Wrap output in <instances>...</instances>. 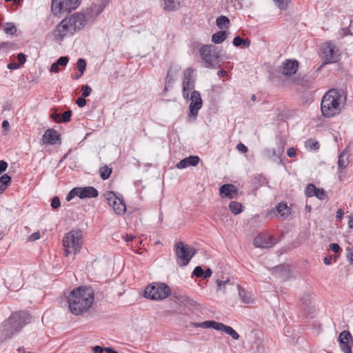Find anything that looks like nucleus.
Listing matches in <instances>:
<instances>
[{"label":"nucleus","mask_w":353,"mask_h":353,"mask_svg":"<svg viewBox=\"0 0 353 353\" xmlns=\"http://www.w3.org/2000/svg\"><path fill=\"white\" fill-rule=\"evenodd\" d=\"M94 300V290L90 288L80 286L74 289L68 296V308L76 316L87 312Z\"/></svg>","instance_id":"obj_1"},{"label":"nucleus","mask_w":353,"mask_h":353,"mask_svg":"<svg viewBox=\"0 0 353 353\" xmlns=\"http://www.w3.org/2000/svg\"><path fill=\"white\" fill-rule=\"evenodd\" d=\"M346 101L343 90L330 89L323 97L321 108L325 117L330 118L340 113Z\"/></svg>","instance_id":"obj_2"},{"label":"nucleus","mask_w":353,"mask_h":353,"mask_svg":"<svg viewBox=\"0 0 353 353\" xmlns=\"http://www.w3.org/2000/svg\"><path fill=\"white\" fill-rule=\"evenodd\" d=\"M30 319V315L26 311L13 313L3 325L5 335L10 337L29 323Z\"/></svg>","instance_id":"obj_3"},{"label":"nucleus","mask_w":353,"mask_h":353,"mask_svg":"<svg viewBox=\"0 0 353 353\" xmlns=\"http://www.w3.org/2000/svg\"><path fill=\"white\" fill-rule=\"evenodd\" d=\"M65 254H77L80 252L82 245V234L80 230H72L65 235L63 239Z\"/></svg>","instance_id":"obj_4"},{"label":"nucleus","mask_w":353,"mask_h":353,"mask_svg":"<svg viewBox=\"0 0 353 353\" xmlns=\"http://www.w3.org/2000/svg\"><path fill=\"white\" fill-rule=\"evenodd\" d=\"M171 293L170 287L162 283H153L146 287L144 296L146 299L161 301L166 299Z\"/></svg>","instance_id":"obj_5"},{"label":"nucleus","mask_w":353,"mask_h":353,"mask_svg":"<svg viewBox=\"0 0 353 353\" xmlns=\"http://www.w3.org/2000/svg\"><path fill=\"white\" fill-rule=\"evenodd\" d=\"M174 252L176 256V263L181 266L187 265L196 254V250L194 248L181 241L175 245Z\"/></svg>","instance_id":"obj_6"},{"label":"nucleus","mask_w":353,"mask_h":353,"mask_svg":"<svg viewBox=\"0 0 353 353\" xmlns=\"http://www.w3.org/2000/svg\"><path fill=\"white\" fill-rule=\"evenodd\" d=\"M200 55L206 63V67L216 68L220 61V54L216 46L205 45L201 48Z\"/></svg>","instance_id":"obj_7"},{"label":"nucleus","mask_w":353,"mask_h":353,"mask_svg":"<svg viewBox=\"0 0 353 353\" xmlns=\"http://www.w3.org/2000/svg\"><path fill=\"white\" fill-rule=\"evenodd\" d=\"M99 193L96 188L92 186L88 187H77L72 189L67 195L68 201H71L74 196H79L80 199L95 198Z\"/></svg>","instance_id":"obj_8"},{"label":"nucleus","mask_w":353,"mask_h":353,"mask_svg":"<svg viewBox=\"0 0 353 353\" xmlns=\"http://www.w3.org/2000/svg\"><path fill=\"white\" fill-rule=\"evenodd\" d=\"M199 326L203 328H213L216 330L225 332L231 336L234 340H237L239 338V334L232 327L222 323L214 321H205L200 323Z\"/></svg>","instance_id":"obj_9"},{"label":"nucleus","mask_w":353,"mask_h":353,"mask_svg":"<svg viewBox=\"0 0 353 353\" xmlns=\"http://www.w3.org/2000/svg\"><path fill=\"white\" fill-rule=\"evenodd\" d=\"M324 55V63L328 64L338 61L340 57L339 48L332 43L327 42L322 48Z\"/></svg>","instance_id":"obj_10"},{"label":"nucleus","mask_w":353,"mask_h":353,"mask_svg":"<svg viewBox=\"0 0 353 353\" xmlns=\"http://www.w3.org/2000/svg\"><path fill=\"white\" fill-rule=\"evenodd\" d=\"M105 198L109 205L112 208L117 214L122 215L125 212L126 206L123 200L117 196L113 192H106Z\"/></svg>","instance_id":"obj_11"},{"label":"nucleus","mask_w":353,"mask_h":353,"mask_svg":"<svg viewBox=\"0 0 353 353\" xmlns=\"http://www.w3.org/2000/svg\"><path fill=\"white\" fill-rule=\"evenodd\" d=\"M74 32L70 28V21L66 18L63 19L55 28L53 32L54 39L57 41H61L68 35H72Z\"/></svg>","instance_id":"obj_12"},{"label":"nucleus","mask_w":353,"mask_h":353,"mask_svg":"<svg viewBox=\"0 0 353 353\" xmlns=\"http://www.w3.org/2000/svg\"><path fill=\"white\" fill-rule=\"evenodd\" d=\"M190 99L191 102L189 106V117L195 120L198 115L199 110L201 108L203 105V101L200 92L196 90L192 91L191 92Z\"/></svg>","instance_id":"obj_13"},{"label":"nucleus","mask_w":353,"mask_h":353,"mask_svg":"<svg viewBox=\"0 0 353 353\" xmlns=\"http://www.w3.org/2000/svg\"><path fill=\"white\" fill-rule=\"evenodd\" d=\"M193 69L188 68L184 71V79L183 81V98L187 99L189 98L190 92L194 91V79L192 78V74Z\"/></svg>","instance_id":"obj_14"},{"label":"nucleus","mask_w":353,"mask_h":353,"mask_svg":"<svg viewBox=\"0 0 353 353\" xmlns=\"http://www.w3.org/2000/svg\"><path fill=\"white\" fill-rule=\"evenodd\" d=\"M339 346L343 353H351L353 345L352 336L349 331L343 330L339 336Z\"/></svg>","instance_id":"obj_15"},{"label":"nucleus","mask_w":353,"mask_h":353,"mask_svg":"<svg viewBox=\"0 0 353 353\" xmlns=\"http://www.w3.org/2000/svg\"><path fill=\"white\" fill-rule=\"evenodd\" d=\"M276 243L274 236L268 234H259L254 240V244L257 248H268L272 247Z\"/></svg>","instance_id":"obj_16"},{"label":"nucleus","mask_w":353,"mask_h":353,"mask_svg":"<svg viewBox=\"0 0 353 353\" xmlns=\"http://www.w3.org/2000/svg\"><path fill=\"white\" fill-rule=\"evenodd\" d=\"M66 19L70 21V28H72L74 32L77 30H80L86 24L85 16L81 13H75L66 17Z\"/></svg>","instance_id":"obj_17"},{"label":"nucleus","mask_w":353,"mask_h":353,"mask_svg":"<svg viewBox=\"0 0 353 353\" xmlns=\"http://www.w3.org/2000/svg\"><path fill=\"white\" fill-rule=\"evenodd\" d=\"M299 68V62L296 60L287 59L282 63L281 72L285 77L294 74Z\"/></svg>","instance_id":"obj_18"},{"label":"nucleus","mask_w":353,"mask_h":353,"mask_svg":"<svg viewBox=\"0 0 353 353\" xmlns=\"http://www.w3.org/2000/svg\"><path fill=\"white\" fill-rule=\"evenodd\" d=\"M60 140V135L54 129L47 130L43 135L42 141L43 144L54 145Z\"/></svg>","instance_id":"obj_19"},{"label":"nucleus","mask_w":353,"mask_h":353,"mask_svg":"<svg viewBox=\"0 0 353 353\" xmlns=\"http://www.w3.org/2000/svg\"><path fill=\"white\" fill-rule=\"evenodd\" d=\"M312 299L310 294H304L301 299V307L304 310L306 316L312 317L314 307L312 305Z\"/></svg>","instance_id":"obj_20"},{"label":"nucleus","mask_w":353,"mask_h":353,"mask_svg":"<svg viewBox=\"0 0 353 353\" xmlns=\"http://www.w3.org/2000/svg\"><path fill=\"white\" fill-rule=\"evenodd\" d=\"M219 191L222 197L233 199L236 196L238 190L232 184H224L220 188Z\"/></svg>","instance_id":"obj_21"},{"label":"nucleus","mask_w":353,"mask_h":353,"mask_svg":"<svg viewBox=\"0 0 353 353\" xmlns=\"http://www.w3.org/2000/svg\"><path fill=\"white\" fill-rule=\"evenodd\" d=\"M199 158L197 156H190L181 160L176 165L179 169H183L188 166H196L199 162Z\"/></svg>","instance_id":"obj_22"},{"label":"nucleus","mask_w":353,"mask_h":353,"mask_svg":"<svg viewBox=\"0 0 353 353\" xmlns=\"http://www.w3.org/2000/svg\"><path fill=\"white\" fill-rule=\"evenodd\" d=\"M272 274L279 278L282 279H286L289 277L290 269L287 265H281L274 268Z\"/></svg>","instance_id":"obj_23"},{"label":"nucleus","mask_w":353,"mask_h":353,"mask_svg":"<svg viewBox=\"0 0 353 353\" xmlns=\"http://www.w3.org/2000/svg\"><path fill=\"white\" fill-rule=\"evenodd\" d=\"M349 157L350 154L346 148L339 154L337 162L339 170H343L347 168L350 163Z\"/></svg>","instance_id":"obj_24"},{"label":"nucleus","mask_w":353,"mask_h":353,"mask_svg":"<svg viewBox=\"0 0 353 353\" xmlns=\"http://www.w3.org/2000/svg\"><path fill=\"white\" fill-rule=\"evenodd\" d=\"M163 10L166 11L176 10L179 6L180 3L179 0H161Z\"/></svg>","instance_id":"obj_25"},{"label":"nucleus","mask_w":353,"mask_h":353,"mask_svg":"<svg viewBox=\"0 0 353 353\" xmlns=\"http://www.w3.org/2000/svg\"><path fill=\"white\" fill-rule=\"evenodd\" d=\"M63 12H70L75 10L80 4V0H63Z\"/></svg>","instance_id":"obj_26"},{"label":"nucleus","mask_w":353,"mask_h":353,"mask_svg":"<svg viewBox=\"0 0 353 353\" xmlns=\"http://www.w3.org/2000/svg\"><path fill=\"white\" fill-rule=\"evenodd\" d=\"M51 11L55 15L63 12V0H52Z\"/></svg>","instance_id":"obj_27"},{"label":"nucleus","mask_w":353,"mask_h":353,"mask_svg":"<svg viewBox=\"0 0 353 353\" xmlns=\"http://www.w3.org/2000/svg\"><path fill=\"white\" fill-rule=\"evenodd\" d=\"M228 37V33L226 31L221 30L219 31L212 36V41L215 44L221 43Z\"/></svg>","instance_id":"obj_28"},{"label":"nucleus","mask_w":353,"mask_h":353,"mask_svg":"<svg viewBox=\"0 0 353 353\" xmlns=\"http://www.w3.org/2000/svg\"><path fill=\"white\" fill-rule=\"evenodd\" d=\"M239 289V295L241 299V301L246 304H250L253 303V299L251 296V294L245 291L243 288H241L239 285H238Z\"/></svg>","instance_id":"obj_29"},{"label":"nucleus","mask_w":353,"mask_h":353,"mask_svg":"<svg viewBox=\"0 0 353 353\" xmlns=\"http://www.w3.org/2000/svg\"><path fill=\"white\" fill-rule=\"evenodd\" d=\"M276 212L281 216L285 218L290 213V209L285 203H279L276 207Z\"/></svg>","instance_id":"obj_30"},{"label":"nucleus","mask_w":353,"mask_h":353,"mask_svg":"<svg viewBox=\"0 0 353 353\" xmlns=\"http://www.w3.org/2000/svg\"><path fill=\"white\" fill-rule=\"evenodd\" d=\"M11 181V177L8 174L0 176V194H1L8 186Z\"/></svg>","instance_id":"obj_31"},{"label":"nucleus","mask_w":353,"mask_h":353,"mask_svg":"<svg viewBox=\"0 0 353 353\" xmlns=\"http://www.w3.org/2000/svg\"><path fill=\"white\" fill-rule=\"evenodd\" d=\"M263 155L269 159H271L273 161H276L279 159H276V149L271 148H265L263 151Z\"/></svg>","instance_id":"obj_32"},{"label":"nucleus","mask_w":353,"mask_h":353,"mask_svg":"<svg viewBox=\"0 0 353 353\" xmlns=\"http://www.w3.org/2000/svg\"><path fill=\"white\" fill-rule=\"evenodd\" d=\"M230 211L234 214H239L242 211V204L236 201H232L229 205Z\"/></svg>","instance_id":"obj_33"},{"label":"nucleus","mask_w":353,"mask_h":353,"mask_svg":"<svg viewBox=\"0 0 353 353\" xmlns=\"http://www.w3.org/2000/svg\"><path fill=\"white\" fill-rule=\"evenodd\" d=\"M3 29L7 34L13 35L17 32V28L12 23H6L3 26Z\"/></svg>","instance_id":"obj_34"},{"label":"nucleus","mask_w":353,"mask_h":353,"mask_svg":"<svg viewBox=\"0 0 353 353\" xmlns=\"http://www.w3.org/2000/svg\"><path fill=\"white\" fill-rule=\"evenodd\" d=\"M99 173L102 179H108L110 177V174L112 173V168H109L107 165L101 167L99 169Z\"/></svg>","instance_id":"obj_35"},{"label":"nucleus","mask_w":353,"mask_h":353,"mask_svg":"<svg viewBox=\"0 0 353 353\" xmlns=\"http://www.w3.org/2000/svg\"><path fill=\"white\" fill-rule=\"evenodd\" d=\"M233 45L236 47H239L241 45H243L245 47H248L250 41L248 39H243L239 36H236L233 39Z\"/></svg>","instance_id":"obj_36"},{"label":"nucleus","mask_w":353,"mask_h":353,"mask_svg":"<svg viewBox=\"0 0 353 353\" xmlns=\"http://www.w3.org/2000/svg\"><path fill=\"white\" fill-rule=\"evenodd\" d=\"M105 6L106 4L104 2H102L99 5L95 4L91 8L92 12H93L95 17H97L103 11Z\"/></svg>","instance_id":"obj_37"},{"label":"nucleus","mask_w":353,"mask_h":353,"mask_svg":"<svg viewBox=\"0 0 353 353\" xmlns=\"http://www.w3.org/2000/svg\"><path fill=\"white\" fill-rule=\"evenodd\" d=\"M216 26L222 29L223 26H228L230 23L229 19L225 16H220L216 19Z\"/></svg>","instance_id":"obj_38"},{"label":"nucleus","mask_w":353,"mask_h":353,"mask_svg":"<svg viewBox=\"0 0 353 353\" xmlns=\"http://www.w3.org/2000/svg\"><path fill=\"white\" fill-rule=\"evenodd\" d=\"M305 147L310 150H316L319 148V143L314 139H308L305 141Z\"/></svg>","instance_id":"obj_39"},{"label":"nucleus","mask_w":353,"mask_h":353,"mask_svg":"<svg viewBox=\"0 0 353 353\" xmlns=\"http://www.w3.org/2000/svg\"><path fill=\"white\" fill-rule=\"evenodd\" d=\"M316 188V186L312 183L307 185L305 190V195L308 197L314 196Z\"/></svg>","instance_id":"obj_40"},{"label":"nucleus","mask_w":353,"mask_h":353,"mask_svg":"<svg viewBox=\"0 0 353 353\" xmlns=\"http://www.w3.org/2000/svg\"><path fill=\"white\" fill-rule=\"evenodd\" d=\"M280 10H286L290 0H274Z\"/></svg>","instance_id":"obj_41"},{"label":"nucleus","mask_w":353,"mask_h":353,"mask_svg":"<svg viewBox=\"0 0 353 353\" xmlns=\"http://www.w3.org/2000/svg\"><path fill=\"white\" fill-rule=\"evenodd\" d=\"M77 67L79 72H81V74H83L85 67H86V62L83 59H79L77 62Z\"/></svg>","instance_id":"obj_42"},{"label":"nucleus","mask_w":353,"mask_h":353,"mask_svg":"<svg viewBox=\"0 0 353 353\" xmlns=\"http://www.w3.org/2000/svg\"><path fill=\"white\" fill-rule=\"evenodd\" d=\"M230 279H227L225 281H221L220 279H217L216 281V283L217 287H218L217 290L225 292V286H226V285L230 284Z\"/></svg>","instance_id":"obj_43"},{"label":"nucleus","mask_w":353,"mask_h":353,"mask_svg":"<svg viewBox=\"0 0 353 353\" xmlns=\"http://www.w3.org/2000/svg\"><path fill=\"white\" fill-rule=\"evenodd\" d=\"M72 116V111L71 110H67L65 111L61 117L60 121H59V123H66L68 122L70 120V117Z\"/></svg>","instance_id":"obj_44"},{"label":"nucleus","mask_w":353,"mask_h":353,"mask_svg":"<svg viewBox=\"0 0 353 353\" xmlns=\"http://www.w3.org/2000/svg\"><path fill=\"white\" fill-rule=\"evenodd\" d=\"M82 95L81 97L85 98L90 95L92 88L88 85H83L81 86Z\"/></svg>","instance_id":"obj_45"},{"label":"nucleus","mask_w":353,"mask_h":353,"mask_svg":"<svg viewBox=\"0 0 353 353\" xmlns=\"http://www.w3.org/2000/svg\"><path fill=\"white\" fill-rule=\"evenodd\" d=\"M314 196H316L321 200H323L325 199L326 194L323 189L316 188L315 194H314Z\"/></svg>","instance_id":"obj_46"},{"label":"nucleus","mask_w":353,"mask_h":353,"mask_svg":"<svg viewBox=\"0 0 353 353\" xmlns=\"http://www.w3.org/2000/svg\"><path fill=\"white\" fill-rule=\"evenodd\" d=\"M193 275L198 278H203V270L201 266H196L193 270Z\"/></svg>","instance_id":"obj_47"},{"label":"nucleus","mask_w":353,"mask_h":353,"mask_svg":"<svg viewBox=\"0 0 353 353\" xmlns=\"http://www.w3.org/2000/svg\"><path fill=\"white\" fill-rule=\"evenodd\" d=\"M68 61L69 58L68 57H61L57 59L56 62L57 64L59 65V66H65Z\"/></svg>","instance_id":"obj_48"},{"label":"nucleus","mask_w":353,"mask_h":353,"mask_svg":"<svg viewBox=\"0 0 353 353\" xmlns=\"http://www.w3.org/2000/svg\"><path fill=\"white\" fill-rule=\"evenodd\" d=\"M61 205L60 199L58 196H54L51 200V207L53 209H57Z\"/></svg>","instance_id":"obj_49"},{"label":"nucleus","mask_w":353,"mask_h":353,"mask_svg":"<svg viewBox=\"0 0 353 353\" xmlns=\"http://www.w3.org/2000/svg\"><path fill=\"white\" fill-rule=\"evenodd\" d=\"M13 44L10 42H0V50L8 51Z\"/></svg>","instance_id":"obj_50"},{"label":"nucleus","mask_w":353,"mask_h":353,"mask_svg":"<svg viewBox=\"0 0 353 353\" xmlns=\"http://www.w3.org/2000/svg\"><path fill=\"white\" fill-rule=\"evenodd\" d=\"M172 77H171V69H169L168 71V74L165 78V90H166L168 88V86L172 83Z\"/></svg>","instance_id":"obj_51"},{"label":"nucleus","mask_w":353,"mask_h":353,"mask_svg":"<svg viewBox=\"0 0 353 353\" xmlns=\"http://www.w3.org/2000/svg\"><path fill=\"white\" fill-rule=\"evenodd\" d=\"M276 159L280 160L281 155L284 152V145L283 144L278 145L277 149H276Z\"/></svg>","instance_id":"obj_52"},{"label":"nucleus","mask_w":353,"mask_h":353,"mask_svg":"<svg viewBox=\"0 0 353 353\" xmlns=\"http://www.w3.org/2000/svg\"><path fill=\"white\" fill-rule=\"evenodd\" d=\"M17 59L19 61V64H21V66L23 65L26 61V56L23 53H19L17 55Z\"/></svg>","instance_id":"obj_53"},{"label":"nucleus","mask_w":353,"mask_h":353,"mask_svg":"<svg viewBox=\"0 0 353 353\" xmlns=\"http://www.w3.org/2000/svg\"><path fill=\"white\" fill-rule=\"evenodd\" d=\"M7 68L10 70H17L21 68V64L18 63L11 62L7 65Z\"/></svg>","instance_id":"obj_54"},{"label":"nucleus","mask_w":353,"mask_h":353,"mask_svg":"<svg viewBox=\"0 0 353 353\" xmlns=\"http://www.w3.org/2000/svg\"><path fill=\"white\" fill-rule=\"evenodd\" d=\"M329 247H330V249L335 253L339 252V250H341L339 244L335 243H330Z\"/></svg>","instance_id":"obj_55"},{"label":"nucleus","mask_w":353,"mask_h":353,"mask_svg":"<svg viewBox=\"0 0 353 353\" xmlns=\"http://www.w3.org/2000/svg\"><path fill=\"white\" fill-rule=\"evenodd\" d=\"M236 149L242 153H245L248 152V148L241 143H239L236 145Z\"/></svg>","instance_id":"obj_56"},{"label":"nucleus","mask_w":353,"mask_h":353,"mask_svg":"<svg viewBox=\"0 0 353 353\" xmlns=\"http://www.w3.org/2000/svg\"><path fill=\"white\" fill-rule=\"evenodd\" d=\"M77 104L78 105L79 107L80 108H82L83 106L85 105L86 104V100L85 99L84 97H79L77 100Z\"/></svg>","instance_id":"obj_57"},{"label":"nucleus","mask_w":353,"mask_h":353,"mask_svg":"<svg viewBox=\"0 0 353 353\" xmlns=\"http://www.w3.org/2000/svg\"><path fill=\"white\" fill-rule=\"evenodd\" d=\"M50 118L53 119L57 123H59V121L61 119L60 114L57 112V111H54L50 114Z\"/></svg>","instance_id":"obj_58"},{"label":"nucleus","mask_w":353,"mask_h":353,"mask_svg":"<svg viewBox=\"0 0 353 353\" xmlns=\"http://www.w3.org/2000/svg\"><path fill=\"white\" fill-rule=\"evenodd\" d=\"M40 233L39 232H36L34 233H33L32 234H31L28 239L30 241H34L37 239H39L40 238Z\"/></svg>","instance_id":"obj_59"},{"label":"nucleus","mask_w":353,"mask_h":353,"mask_svg":"<svg viewBox=\"0 0 353 353\" xmlns=\"http://www.w3.org/2000/svg\"><path fill=\"white\" fill-rule=\"evenodd\" d=\"M7 167H8V163L4 161L1 160L0 161V174L6 170Z\"/></svg>","instance_id":"obj_60"},{"label":"nucleus","mask_w":353,"mask_h":353,"mask_svg":"<svg viewBox=\"0 0 353 353\" xmlns=\"http://www.w3.org/2000/svg\"><path fill=\"white\" fill-rule=\"evenodd\" d=\"M50 71L51 72H58L59 71V65L57 64V62H54L51 65Z\"/></svg>","instance_id":"obj_61"},{"label":"nucleus","mask_w":353,"mask_h":353,"mask_svg":"<svg viewBox=\"0 0 353 353\" xmlns=\"http://www.w3.org/2000/svg\"><path fill=\"white\" fill-rule=\"evenodd\" d=\"M287 154L289 157H294L296 155V150L294 148H290L287 151Z\"/></svg>","instance_id":"obj_62"},{"label":"nucleus","mask_w":353,"mask_h":353,"mask_svg":"<svg viewBox=\"0 0 353 353\" xmlns=\"http://www.w3.org/2000/svg\"><path fill=\"white\" fill-rule=\"evenodd\" d=\"M212 275V270L210 268H207L205 271L203 270V279H207L210 277Z\"/></svg>","instance_id":"obj_63"},{"label":"nucleus","mask_w":353,"mask_h":353,"mask_svg":"<svg viewBox=\"0 0 353 353\" xmlns=\"http://www.w3.org/2000/svg\"><path fill=\"white\" fill-rule=\"evenodd\" d=\"M92 350L94 353H102L104 350V348L101 346L96 345L92 348Z\"/></svg>","instance_id":"obj_64"}]
</instances>
